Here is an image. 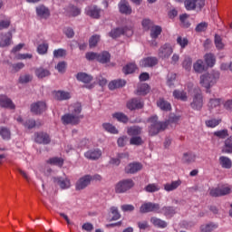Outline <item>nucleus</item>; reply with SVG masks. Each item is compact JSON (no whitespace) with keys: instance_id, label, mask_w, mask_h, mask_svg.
Masks as SVG:
<instances>
[{"instance_id":"4d7b16f0","label":"nucleus","mask_w":232,"mask_h":232,"mask_svg":"<svg viewBox=\"0 0 232 232\" xmlns=\"http://www.w3.org/2000/svg\"><path fill=\"white\" fill-rule=\"evenodd\" d=\"M177 43L180 46V48L184 49L189 44V41L186 37L179 36L177 38Z\"/></svg>"},{"instance_id":"c85d7f7f","label":"nucleus","mask_w":232,"mask_h":232,"mask_svg":"<svg viewBox=\"0 0 232 232\" xmlns=\"http://www.w3.org/2000/svg\"><path fill=\"white\" fill-rule=\"evenodd\" d=\"M17 122H20V124H23L24 128H27V130H32L33 128H35V121L34 120H28L26 121H23V117L18 116L16 118Z\"/></svg>"},{"instance_id":"c9c22d12","label":"nucleus","mask_w":232,"mask_h":232,"mask_svg":"<svg viewBox=\"0 0 232 232\" xmlns=\"http://www.w3.org/2000/svg\"><path fill=\"white\" fill-rule=\"evenodd\" d=\"M72 182H70V179L68 177L60 178L59 179V187L61 189H69L71 188Z\"/></svg>"},{"instance_id":"0e129e2a","label":"nucleus","mask_w":232,"mask_h":232,"mask_svg":"<svg viewBox=\"0 0 232 232\" xmlns=\"http://www.w3.org/2000/svg\"><path fill=\"white\" fill-rule=\"evenodd\" d=\"M191 57H186L184 62H183V68L187 71L189 72L191 70Z\"/></svg>"},{"instance_id":"e2e57ef3","label":"nucleus","mask_w":232,"mask_h":232,"mask_svg":"<svg viewBox=\"0 0 232 232\" xmlns=\"http://www.w3.org/2000/svg\"><path fill=\"white\" fill-rule=\"evenodd\" d=\"M87 61H98L99 53L89 52L85 54Z\"/></svg>"},{"instance_id":"39448f33","label":"nucleus","mask_w":232,"mask_h":232,"mask_svg":"<svg viewBox=\"0 0 232 232\" xmlns=\"http://www.w3.org/2000/svg\"><path fill=\"white\" fill-rule=\"evenodd\" d=\"M110 37L112 39H117L120 35H126L127 37H131L133 35V27H124V28H116L110 32Z\"/></svg>"},{"instance_id":"a878e982","label":"nucleus","mask_w":232,"mask_h":232,"mask_svg":"<svg viewBox=\"0 0 232 232\" xmlns=\"http://www.w3.org/2000/svg\"><path fill=\"white\" fill-rule=\"evenodd\" d=\"M180 184H182V181H180V179L175 180V181H171L170 183H166L164 185V189L165 191H175V189H177Z\"/></svg>"},{"instance_id":"13d9d810","label":"nucleus","mask_w":232,"mask_h":232,"mask_svg":"<svg viewBox=\"0 0 232 232\" xmlns=\"http://www.w3.org/2000/svg\"><path fill=\"white\" fill-rule=\"evenodd\" d=\"M142 142V138H140V136H132L130 140V144L132 146H140Z\"/></svg>"},{"instance_id":"f257e3e1","label":"nucleus","mask_w":232,"mask_h":232,"mask_svg":"<svg viewBox=\"0 0 232 232\" xmlns=\"http://www.w3.org/2000/svg\"><path fill=\"white\" fill-rule=\"evenodd\" d=\"M69 111L70 113H67L62 117V122H63V124H79V122H81V119L83 117L81 115V112L82 111L81 103L76 102L71 104L69 106Z\"/></svg>"},{"instance_id":"7ed1b4c3","label":"nucleus","mask_w":232,"mask_h":232,"mask_svg":"<svg viewBox=\"0 0 232 232\" xmlns=\"http://www.w3.org/2000/svg\"><path fill=\"white\" fill-rule=\"evenodd\" d=\"M220 73H218V72H207L200 76L199 84H201L203 88L209 90L211 86L217 84V81H218Z\"/></svg>"},{"instance_id":"9d476101","label":"nucleus","mask_w":232,"mask_h":232,"mask_svg":"<svg viewBox=\"0 0 232 232\" xmlns=\"http://www.w3.org/2000/svg\"><path fill=\"white\" fill-rule=\"evenodd\" d=\"M171 53H173V47L169 44L162 45L158 52L160 59H169Z\"/></svg>"},{"instance_id":"6e6552de","label":"nucleus","mask_w":232,"mask_h":232,"mask_svg":"<svg viewBox=\"0 0 232 232\" xmlns=\"http://www.w3.org/2000/svg\"><path fill=\"white\" fill-rule=\"evenodd\" d=\"M160 205L159 203L147 202L143 203L140 208V213H159Z\"/></svg>"},{"instance_id":"774afa93","label":"nucleus","mask_w":232,"mask_h":232,"mask_svg":"<svg viewBox=\"0 0 232 232\" xmlns=\"http://www.w3.org/2000/svg\"><path fill=\"white\" fill-rule=\"evenodd\" d=\"M19 81L22 84H26V82H30L32 81V76L29 74H24L20 76Z\"/></svg>"},{"instance_id":"7c9ffc66","label":"nucleus","mask_w":232,"mask_h":232,"mask_svg":"<svg viewBox=\"0 0 232 232\" xmlns=\"http://www.w3.org/2000/svg\"><path fill=\"white\" fill-rule=\"evenodd\" d=\"M221 151L222 153H232V136L225 140Z\"/></svg>"},{"instance_id":"b1692460","label":"nucleus","mask_w":232,"mask_h":232,"mask_svg":"<svg viewBox=\"0 0 232 232\" xmlns=\"http://www.w3.org/2000/svg\"><path fill=\"white\" fill-rule=\"evenodd\" d=\"M76 79L80 82H83L84 84H88V82H92V80L93 78L86 72H78L76 74Z\"/></svg>"},{"instance_id":"6ab92c4d","label":"nucleus","mask_w":232,"mask_h":232,"mask_svg":"<svg viewBox=\"0 0 232 232\" xmlns=\"http://www.w3.org/2000/svg\"><path fill=\"white\" fill-rule=\"evenodd\" d=\"M142 106H144V103L142 102V101L138 99H132L127 102V108L128 110H130V111L140 110Z\"/></svg>"},{"instance_id":"423d86ee","label":"nucleus","mask_w":232,"mask_h":232,"mask_svg":"<svg viewBox=\"0 0 232 232\" xmlns=\"http://www.w3.org/2000/svg\"><path fill=\"white\" fill-rule=\"evenodd\" d=\"M135 186L133 179H122L121 181L118 182L115 186L116 193H126V191L131 189Z\"/></svg>"},{"instance_id":"c03bdc74","label":"nucleus","mask_w":232,"mask_h":232,"mask_svg":"<svg viewBox=\"0 0 232 232\" xmlns=\"http://www.w3.org/2000/svg\"><path fill=\"white\" fill-rule=\"evenodd\" d=\"M35 75H36V77H38V79H43V78L48 77V75H50V71L40 67L35 70Z\"/></svg>"},{"instance_id":"79ce46f5","label":"nucleus","mask_w":232,"mask_h":232,"mask_svg":"<svg viewBox=\"0 0 232 232\" xmlns=\"http://www.w3.org/2000/svg\"><path fill=\"white\" fill-rule=\"evenodd\" d=\"M102 128L105 131H108V133H111L112 135H117L119 133V130H117L111 123H103Z\"/></svg>"},{"instance_id":"dca6fc26","label":"nucleus","mask_w":232,"mask_h":232,"mask_svg":"<svg viewBox=\"0 0 232 232\" xmlns=\"http://www.w3.org/2000/svg\"><path fill=\"white\" fill-rule=\"evenodd\" d=\"M118 6L121 14H123L124 15H131V6H130V4L126 0L121 1Z\"/></svg>"},{"instance_id":"bb28decb","label":"nucleus","mask_w":232,"mask_h":232,"mask_svg":"<svg viewBox=\"0 0 232 232\" xmlns=\"http://www.w3.org/2000/svg\"><path fill=\"white\" fill-rule=\"evenodd\" d=\"M193 70L196 72V73H202V72H206L207 67L206 64H204V61L198 60L193 64Z\"/></svg>"},{"instance_id":"20e7f679","label":"nucleus","mask_w":232,"mask_h":232,"mask_svg":"<svg viewBox=\"0 0 232 232\" xmlns=\"http://www.w3.org/2000/svg\"><path fill=\"white\" fill-rule=\"evenodd\" d=\"M195 92L196 93L193 95L192 101L190 102V107L192 110L200 111L202 110V106H204V96H202L200 90H195Z\"/></svg>"},{"instance_id":"393cba45","label":"nucleus","mask_w":232,"mask_h":232,"mask_svg":"<svg viewBox=\"0 0 232 232\" xmlns=\"http://www.w3.org/2000/svg\"><path fill=\"white\" fill-rule=\"evenodd\" d=\"M204 61L208 68H213L217 63V59L213 53H207L204 55Z\"/></svg>"},{"instance_id":"3c124183","label":"nucleus","mask_w":232,"mask_h":232,"mask_svg":"<svg viewBox=\"0 0 232 232\" xmlns=\"http://www.w3.org/2000/svg\"><path fill=\"white\" fill-rule=\"evenodd\" d=\"M68 15H71L72 17H77L81 14V9L70 5L67 9Z\"/></svg>"},{"instance_id":"680f3d73","label":"nucleus","mask_w":232,"mask_h":232,"mask_svg":"<svg viewBox=\"0 0 232 232\" xmlns=\"http://www.w3.org/2000/svg\"><path fill=\"white\" fill-rule=\"evenodd\" d=\"M59 94L60 101H68V99H72V94L68 92L60 91Z\"/></svg>"},{"instance_id":"f3484780","label":"nucleus","mask_w":232,"mask_h":232,"mask_svg":"<svg viewBox=\"0 0 232 232\" xmlns=\"http://www.w3.org/2000/svg\"><path fill=\"white\" fill-rule=\"evenodd\" d=\"M140 169H142V164L139 162L130 163L125 168L126 173H130V174L138 173V171H140Z\"/></svg>"},{"instance_id":"412c9836","label":"nucleus","mask_w":232,"mask_h":232,"mask_svg":"<svg viewBox=\"0 0 232 232\" xmlns=\"http://www.w3.org/2000/svg\"><path fill=\"white\" fill-rule=\"evenodd\" d=\"M36 14L38 17H41L42 19H48V17H50V10L44 5L37 6Z\"/></svg>"},{"instance_id":"09e8293b","label":"nucleus","mask_w":232,"mask_h":232,"mask_svg":"<svg viewBox=\"0 0 232 232\" xmlns=\"http://www.w3.org/2000/svg\"><path fill=\"white\" fill-rule=\"evenodd\" d=\"M99 41H101V35L94 34L89 39V46L90 48H95L97 46Z\"/></svg>"},{"instance_id":"9b49d317","label":"nucleus","mask_w":232,"mask_h":232,"mask_svg":"<svg viewBox=\"0 0 232 232\" xmlns=\"http://www.w3.org/2000/svg\"><path fill=\"white\" fill-rule=\"evenodd\" d=\"M159 63V59L157 57H146L140 61V66L142 68H152Z\"/></svg>"},{"instance_id":"72a5a7b5","label":"nucleus","mask_w":232,"mask_h":232,"mask_svg":"<svg viewBox=\"0 0 232 232\" xmlns=\"http://www.w3.org/2000/svg\"><path fill=\"white\" fill-rule=\"evenodd\" d=\"M111 56L108 52H102V53H98V63H102V64H106V63H110V59Z\"/></svg>"},{"instance_id":"58836bf2","label":"nucleus","mask_w":232,"mask_h":232,"mask_svg":"<svg viewBox=\"0 0 232 232\" xmlns=\"http://www.w3.org/2000/svg\"><path fill=\"white\" fill-rule=\"evenodd\" d=\"M218 228V224L216 223H208L206 225H202L200 227V229L202 232H211V231H215V229Z\"/></svg>"},{"instance_id":"864d4df0","label":"nucleus","mask_w":232,"mask_h":232,"mask_svg":"<svg viewBox=\"0 0 232 232\" xmlns=\"http://www.w3.org/2000/svg\"><path fill=\"white\" fill-rule=\"evenodd\" d=\"M195 159H197V156L194 153H184L183 154V162H195Z\"/></svg>"},{"instance_id":"6e6d98bb","label":"nucleus","mask_w":232,"mask_h":232,"mask_svg":"<svg viewBox=\"0 0 232 232\" xmlns=\"http://www.w3.org/2000/svg\"><path fill=\"white\" fill-rule=\"evenodd\" d=\"M10 17L4 16V19L0 20V30H5L10 26Z\"/></svg>"},{"instance_id":"cd10ccee","label":"nucleus","mask_w":232,"mask_h":232,"mask_svg":"<svg viewBox=\"0 0 232 232\" xmlns=\"http://www.w3.org/2000/svg\"><path fill=\"white\" fill-rule=\"evenodd\" d=\"M126 86V81L124 80H113L109 83V89L111 90H117V88H122Z\"/></svg>"},{"instance_id":"ddd939ff","label":"nucleus","mask_w":232,"mask_h":232,"mask_svg":"<svg viewBox=\"0 0 232 232\" xmlns=\"http://www.w3.org/2000/svg\"><path fill=\"white\" fill-rule=\"evenodd\" d=\"M0 106L8 110H15V104L6 95H0Z\"/></svg>"},{"instance_id":"4c0bfd02","label":"nucleus","mask_w":232,"mask_h":232,"mask_svg":"<svg viewBox=\"0 0 232 232\" xmlns=\"http://www.w3.org/2000/svg\"><path fill=\"white\" fill-rule=\"evenodd\" d=\"M127 133L130 137H137V135H140V133H142V129L138 126L130 127L127 130Z\"/></svg>"},{"instance_id":"f704fd0d","label":"nucleus","mask_w":232,"mask_h":232,"mask_svg":"<svg viewBox=\"0 0 232 232\" xmlns=\"http://www.w3.org/2000/svg\"><path fill=\"white\" fill-rule=\"evenodd\" d=\"M219 164L222 166V168H225L226 169H229L232 166V161L229 158L226 156L219 157Z\"/></svg>"},{"instance_id":"2f4dec72","label":"nucleus","mask_w":232,"mask_h":232,"mask_svg":"<svg viewBox=\"0 0 232 232\" xmlns=\"http://www.w3.org/2000/svg\"><path fill=\"white\" fill-rule=\"evenodd\" d=\"M150 93V85L148 83H141L138 86L136 95H147Z\"/></svg>"},{"instance_id":"a18cd8bd","label":"nucleus","mask_w":232,"mask_h":232,"mask_svg":"<svg viewBox=\"0 0 232 232\" xmlns=\"http://www.w3.org/2000/svg\"><path fill=\"white\" fill-rule=\"evenodd\" d=\"M208 108L210 110H216V111H218V108H220V99H210Z\"/></svg>"},{"instance_id":"aec40b11","label":"nucleus","mask_w":232,"mask_h":232,"mask_svg":"<svg viewBox=\"0 0 232 232\" xmlns=\"http://www.w3.org/2000/svg\"><path fill=\"white\" fill-rule=\"evenodd\" d=\"M12 43V33L8 32L5 34L0 35V46L5 48V46H10Z\"/></svg>"},{"instance_id":"4468645a","label":"nucleus","mask_w":232,"mask_h":232,"mask_svg":"<svg viewBox=\"0 0 232 232\" xmlns=\"http://www.w3.org/2000/svg\"><path fill=\"white\" fill-rule=\"evenodd\" d=\"M101 12L102 11L95 5H91L85 8V14L93 19H99L101 17Z\"/></svg>"},{"instance_id":"f8f14e48","label":"nucleus","mask_w":232,"mask_h":232,"mask_svg":"<svg viewBox=\"0 0 232 232\" xmlns=\"http://www.w3.org/2000/svg\"><path fill=\"white\" fill-rule=\"evenodd\" d=\"M31 111L34 113V115H39L43 113V111H46V102H37L31 105Z\"/></svg>"},{"instance_id":"f03ea898","label":"nucleus","mask_w":232,"mask_h":232,"mask_svg":"<svg viewBox=\"0 0 232 232\" xmlns=\"http://www.w3.org/2000/svg\"><path fill=\"white\" fill-rule=\"evenodd\" d=\"M159 118L157 116H152L149 119V122H150V128L149 133L150 135H157L159 131H162V130H166L168 128L169 122H179L180 121V116H176L175 114H171L169 121L165 122L158 121Z\"/></svg>"},{"instance_id":"2eb2a0df","label":"nucleus","mask_w":232,"mask_h":232,"mask_svg":"<svg viewBox=\"0 0 232 232\" xmlns=\"http://www.w3.org/2000/svg\"><path fill=\"white\" fill-rule=\"evenodd\" d=\"M84 157L90 160H97L102 157V151L99 149L90 150L84 153Z\"/></svg>"},{"instance_id":"69168bd1","label":"nucleus","mask_w":232,"mask_h":232,"mask_svg":"<svg viewBox=\"0 0 232 232\" xmlns=\"http://www.w3.org/2000/svg\"><path fill=\"white\" fill-rule=\"evenodd\" d=\"M153 23L151 22V20L145 18L142 20L141 22V26L143 29L145 30H150V28H151Z\"/></svg>"},{"instance_id":"052dcab7","label":"nucleus","mask_w":232,"mask_h":232,"mask_svg":"<svg viewBox=\"0 0 232 232\" xmlns=\"http://www.w3.org/2000/svg\"><path fill=\"white\" fill-rule=\"evenodd\" d=\"M215 44L218 50H222L224 48V43L222 42V38L218 34L215 35Z\"/></svg>"},{"instance_id":"a211bd4d","label":"nucleus","mask_w":232,"mask_h":232,"mask_svg":"<svg viewBox=\"0 0 232 232\" xmlns=\"http://www.w3.org/2000/svg\"><path fill=\"white\" fill-rule=\"evenodd\" d=\"M34 140L38 144H48L50 142V136L44 132H38L34 134Z\"/></svg>"},{"instance_id":"1a4fd4ad","label":"nucleus","mask_w":232,"mask_h":232,"mask_svg":"<svg viewBox=\"0 0 232 232\" xmlns=\"http://www.w3.org/2000/svg\"><path fill=\"white\" fill-rule=\"evenodd\" d=\"M93 180V178L91 175H85L80 178L76 184L75 188L78 191H81V189H84L90 186L91 182Z\"/></svg>"},{"instance_id":"bf43d9fd","label":"nucleus","mask_w":232,"mask_h":232,"mask_svg":"<svg viewBox=\"0 0 232 232\" xmlns=\"http://www.w3.org/2000/svg\"><path fill=\"white\" fill-rule=\"evenodd\" d=\"M110 211L112 215V220H119V218H121V213H119V208L111 207L110 208Z\"/></svg>"},{"instance_id":"c756f323","label":"nucleus","mask_w":232,"mask_h":232,"mask_svg":"<svg viewBox=\"0 0 232 232\" xmlns=\"http://www.w3.org/2000/svg\"><path fill=\"white\" fill-rule=\"evenodd\" d=\"M157 106L160 107L163 111H169V110H171V103L167 102L163 98H160L157 102Z\"/></svg>"},{"instance_id":"ea45409f","label":"nucleus","mask_w":232,"mask_h":232,"mask_svg":"<svg viewBox=\"0 0 232 232\" xmlns=\"http://www.w3.org/2000/svg\"><path fill=\"white\" fill-rule=\"evenodd\" d=\"M162 34V27L159 25H153L150 28V37L151 39H157L160 34Z\"/></svg>"},{"instance_id":"0eeeda50","label":"nucleus","mask_w":232,"mask_h":232,"mask_svg":"<svg viewBox=\"0 0 232 232\" xmlns=\"http://www.w3.org/2000/svg\"><path fill=\"white\" fill-rule=\"evenodd\" d=\"M229 193H231V187L228 185H219L210 189L211 197H222L224 195H229Z\"/></svg>"},{"instance_id":"338daca9","label":"nucleus","mask_w":232,"mask_h":232,"mask_svg":"<svg viewBox=\"0 0 232 232\" xmlns=\"http://www.w3.org/2000/svg\"><path fill=\"white\" fill-rule=\"evenodd\" d=\"M185 8L186 10H195V0H186L185 1Z\"/></svg>"},{"instance_id":"4be33fe9","label":"nucleus","mask_w":232,"mask_h":232,"mask_svg":"<svg viewBox=\"0 0 232 232\" xmlns=\"http://www.w3.org/2000/svg\"><path fill=\"white\" fill-rule=\"evenodd\" d=\"M129 157H130V155L128 154V152L120 153L117 155V158H111L109 162L112 166H119V164H121V160H122V159H128Z\"/></svg>"},{"instance_id":"49530a36","label":"nucleus","mask_w":232,"mask_h":232,"mask_svg":"<svg viewBox=\"0 0 232 232\" xmlns=\"http://www.w3.org/2000/svg\"><path fill=\"white\" fill-rule=\"evenodd\" d=\"M113 119H117L119 122H123L126 124L128 122V116L122 112H115L112 114Z\"/></svg>"},{"instance_id":"de8ad7c7","label":"nucleus","mask_w":232,"mask_h":232,"mask_svg":"<svg viewBox=\"0 0 232 232\" xmlns=\"http://www.w3.org/2000/svg\"><path fill=\"white\" fill-rule=\"evenodd\" d=\"M220 122H222L221 119H210L206 121L205 124L208 128H217Z\"/></svg>"},{"instance_id":"603ef678","label":"nucleus","mask_w":232,"mask_h":232,"mask_svg":"<svg viewBox=\"0 0 232 232\" xmlns=\"http://www.w3.org/2000/svg\"><path fill=\"white\" fill-rule=\"evenodd\" d=\"M48 48L49 46L47 43L39 44L37 47V53H39V55H45V53H48Z\"/></svg>"},{"instance_id":"a19ab883","label":"nucleus","mask_w":232,"mask_h":232,"mask_svg":"<svg viewBox=\"0 0 232 232\" xmlns=\"http://www.w3.org/2000/svg\"><path fill=\"white\" fill-rule=\"evenodd\" d=\"M173 97H175L179 101H188V94L184 91L175 90L173 92Z\"/></svg>"},{"instance_id":"5fc2aeb1","label":"nucleus","mask_w":232,"mask_h":232,"mask_svg":"<svg viewBox=\"0 0 232 232\" xmlns=\"http://www.w3.org/2000/svg\"><path fill=\"white\" fill-rule=\"evenodd\" d=\"M214 136L218 137V139H226V137H229V132L227 129H224L221 130L215 131Z\"/></svg>"},{"instance_id":"37998d69","label":"nucleus","mask_w":232,"mask_h":232,"mask_svg":"<svg viewBox=\"0 0 232 232\" xmlns=\"http://www.w3.org/2000/svg\"><path fill=\"white\" fill-rule=\"evenodd\" d=\"M160 185L157 183H150L145 187V191L147 193H155L157 191H160Z\"/></svg>"},{"instance_id":"e433bc0d","label":"nucleus","mask_w":232,"mask_h":232,"mask_svg":"<svg viewBox=\"0 0 232 232\" xmlns=\"http://www.w3.org/2000/svg\"><path fill=\"white\" fill-rule=\"evenodd\" d=\"M158 213H161L162 215H165V217H172L175 215V208L171 207H163L162 208H159Z\"/></svg>"},{"instance_id":"5701e85b","label":"nucleus","mask_w":232,"mask_h":232,"mask_svg":"<svg viewBox=\"0 0 232 232\" xmlns=\"http://www.w3.org/2000/svg\"><path fill=\"white\" fill-rule=\"evenodd\" d=\"M150 223L154 225L155 227H160V229H164V227H168V223L157 217H152L150 218Z\"/></svg>"},{"instance_id":"8fccbe9b","label":"nucleus","mask_w":232,"mask_h":232,"mask_svg":"<svg viewBox=\"0 0 232 232\" xmlns=\"http://www.w3.org/2000/svg\"><path fill=\"white\" fill-rule=\"evenodd\" d=\"M135 70H137V65L133 63H130L123 67V72H125V74L127 75L130 73H133Z\"/></svg>"},{"instance_id":"473e14b6","label":"nucleus","mask_w":232,"mask_h":232,"mask_svg":"<svg viewBox=\"0 0 232 232\" xmlns=\"http://www.w3.org/2000/svg\"><path fill=\"white\" fill-rule=\"evenodd\" d=\"M0 137L4 140H10L12 137V132L10 131V129L4 126L0 127Z\"/></svg>"}]
</instances>
